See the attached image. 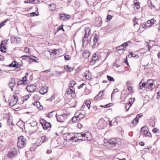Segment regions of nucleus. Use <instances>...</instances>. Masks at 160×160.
<instances>
[{
	"label": "nucleus",
	"instance_id": "1",
	"mask_svg": "<svg viewBox=\"0 0 160 160\" xmlns=\"http://www.w3.org/2000/svg\"><path fill=\"white\" fill-rule=\"evenodd\" d=\"M142 80L139 83V88L142 89L144 87L150 90H152L155 87V85L153 84L154 81L151 79L148 80L146 83L143 82L142 83Z\"/></svg>",
	"mask_w": 160,
	"mask_h": 160
},
{
	"label": "nucleus",
	"instance_id": "2",
	"mask_svg": "<svg viewBox=\"0 0 160 160\" xmlns=\"http://www.w3.org/2000/svg\"><path fill=\"white\" fill-rule=\"evenodd\" d=\"M104 142L106 144L105 146H107L109 148H114L116 145L118 144L117 140L114 138L109 140L104 139Z\"/></svg>",
	"mask_w": 160,
	"mask_h": 160
},
{
	"label": "nucleus",
	"instance_id": "3",
	"mask_svg": "<svg viewBox=\"0 0 160 160\" xmlns=\"http://www.w3.org/2000/svg\"><path fill=\"white\" fill-rule=\"evenodd\" d=\"M26 139L23 136H21L18 138L17 146L20 148H24L26 146Z\"/></svg>",
	"mask_w": 160,
	"mask_h": 160
},
{
	"label": "nucleus",
	"instance_id": "4",
	"mask_svg": "<svg viewBox=\"0 0 160 160\" xmlns=\"http://www.w3.org/2000/svg\"><path fill=\"white\" fill-rule=\"evenodd\" d=\"M18 154L17 149L15 148H11L9 151L6 156L8 158H12L16 156Z\"/></svg>",
	"mask_w": 160,
	"mask_h": 160
},
{
	"label": "nucleus",
	"instance_id": "5",
	"mask_svg": "<svg viewBox=\"0 0 160 160\" xmlns=\"http://www.w3.org/2000/svg\"><path fill=\"white\" fill-rule=\"evenodd\" d=\"M107 122L102 118L99 119L97 123V125L99 129H103L106 127L107 126Z\"/></svg>",
	"mask_w": 160,
	"mask_h": 160
},
{
	"label": "nucleus",
	"instance_id": "6",
	"mask_svg": "<svg viewBox=\"0 0 160 160\" xmlns=\"http://www.w3.org/2000/svg\"><path fill=\"white\" fill-rule=\"evenodd\" d=\"M68 114H63L61 115H58L56 114V117L58 122H62L66 119Z\"/></svg>",
	"mask_w": 160,
	"mask_h": 160
},
{
	"label": "nucleus",
	"instance_id": "7",
	"mask_svg": "<svg viewBox=\"0 0 160 160\" xmlns=\"http://www.w3.org/2000/svg\"><path fill=\"white\" fill-rule=\"evenodd\" d=\"M40 123L42 126L43 128L45 130H47L51 127V124L47 122L43 119L40 120Z\"/></svg>",
	"mask_w": 160,
	"mask_h": 160
},
{
	"label": "nucleus",
	"instance_id": "8",
	"mask_svg": "<svg viewBox=\"0 0 160 160\" xmlns=\"http://www.w3.org/2000/svg\"><path fill=\"white\" fill-rule=\"evenodd\" d=\"M77 134L78 135V136L74 138H76L75 140H76V141L78 140H80L82 141H85L88 139L87 135L86 133L81 134L80 133H77Z\"/></svg>",
	"mask_w": 160,
	"mask_h": 160
},
{
	"label": "nucleus",
	"instance_id": "9",
	"mask_svg": "<svg viewBox=\"0 0 160 160\" xmlns=\"http://www.w3.org/2000/svg\"><path fill=\"white\" fill-rule=\"evenodd\" d=\"M73 134L72 133H65L64 134L63 137L64 140L66 141L70 140L74 141L76 142V140H75L76 138H74V137L72 136Z\"/></svg>",
	"mask_w": 160,
	"mask_h": 160
},
{
	"label": "nucleus",
	"instance_id": "10",
	"mask_svg": "<svg viewBox=\"0 0 160 160\" xmlns=\"http://www.w3.org/2000/svg\"><path fill=\"white\" fill-rule=\"evenodd\" d=\"M148 128L147 127L144 126L142 127L140 130L142 134L146 137H151V134L148 132Z\"/></svg>",
	"mask_w": 160,
	"mask_h": 160
},
{
	"label": "nucleus",
	"instance_id": "11",
	"mask_svg": "<svg viewBox=\"0 0 160 160\" xmlns=\"http://www.w3.org/2000/svg\"><path fill=\"white\" fill-rule=\"evenodd\" d=\"M27 90L29 92H32L35 91L37 88L35 85L33 84H30L27 86Z\"/></svg>",
	"mask_w": 160,
	"mask_h": 160
},
{
	"label": "nucleus",
	"instance_id": "12",
	"mask_svg": "<svg viewBox=\"0 0 160 160\" xmlns=\"http://www.w3.org/2000/svg\"><path fill=\"white\" fill-rule=\"evenodd\" d=\"M16 84V81L14 78H11L8 84V86L10 88L12 91H13V88Z\"/></svg>",
	"mask_w": 160,
	"mask_h": 160
},
{
	"label": "nucleus",
	"instance_id": "13",
	"mask_svg": "<svg viewBox=\"0 0 160 160\" xmlns=\"http://www.w3.org/2000/svg\"><path fill=\"white\" fill-rule=\"evenodd\" d=\"M48 88L45 86L42 87L39 90V93L42 94H44L48 92Z\"/></svg>",
	"mask_w": 160,
	"mask_h": 160
},
{
	"label": "nucleus",
	"instance_id": "14",
	"mask_svg": "<svg viewBox=\"0 0 160 160\" xmlns=\"http://www.w3.org/2000/svg\"><path fill=\"white\" fill-rule=\"evenodd\" d=\"M133 102H132V98H130L129 100V102L127 103L125 106V108L126 109V111H128L130 108L132 106Z\"/></svg>",
	"mask_w": 160,
	"mask_h": 160
},
{
	"label": "nucleus",
	"instance_id": "15",
	"mask_svg": "<svg viewBox=\"0 0 160 160\" xmlns=\"http://www.w3.org/2000/svg\"><path fill=\"white\" fill-rule=\"evenodd\" d=\"M66 93L67 94L71 95L72 97H73L72 96H74L75 94V90L74 89L73 90L72 89L70 88H68L67 90Z\"/></svg>",
	"mask_w": 160,
	"mask_h": 160
},
{
	"label": "nucleus",
	"instance_id": "16",
	"mask_svg": "<svg viewBox=\"0 0 160 160\" xmlns=\"http://www.w3.org/2000/svg\"><path fill=\"white\" fill-rule=\"evenodd\" d=\"M90 55V52L87 50L84 51L82 53L83 56L86 58H88Z\"/></svg>",
	"mask_w": 160,
	"mask_h": 160
},
{
	"label": "nucleus",
	"instance_id": "17",
	"mask_svg": "<svg viewBox=\"0 0 160 160\" xmlns=\"http://www.w3.org/2000/svg\"><path fill=\"white\" fill-rule=\"evenodd\" d=\"M153 24V22H151V20H148L147 22L145 24V25L143 27V28H145V27H150Z\"/></svg>",
	"mask_w": 160,
	"mask_h": 160
},
{
	"label": "nucleus",
	"instance_id": "18",
	"mask_svg": "<svg viewBox=\"0 0 160 160\" xmlns=\"http://www.w3.org/2000/svg\"><path fill=\"white\" fill-rule=\"evenodd\" d=\"M58 50V49L57 50L56 49H54L52 52H51L49 50H48V51L50 53L51 57H53L54 55H56L58 54L57 51Z\"/></svg>",
	"mask_w": 160,
	"mask_h": 160
},
{
	"label": "nucleus",
	"instance_id": "19",
	"mask_svg": "<svg viewBox=\"0 0 160 160\" xmlns=\"http://www.w3.org/2000/svg\"><path fill=\"white\" fill-rule=\"evenodd\" d=\"M6 48L4 46L2 42L0 45V50L2 52H5L6 51Z\"/></svg>",
	"mask_w": 160,
	"mask_h": 160
},
{
	"label": "nucleus",
	"instance_id": "20",
	"mask_svg": "<svg viewBox=\"0 0 160 160\" xmlns=\"http://www.w3.org/2000/svg\"><path fill=\"white\" fill-rule=\"evenodd\" d=\"M98 41V37L97 35L96 34H95V36L94 37V38L93 39V41L94 42V44L93 46V47H94V46L96 45Z\"/></svg>",
	"mask_w": 160,
	"mask_h": 160
},
{
	"label": "nucleus",
	"instance_id": "21",
	"mask_svg": "<svg viewBox=\"0 0 160 160\" xmlns=\"http://www.w3.org/2000/svg\"><path fill=\"white\" fill-rule=\"evenodd\" d=\"M88 35H87L86 34H85L84 36L83 37V39L82 40V46H84V44L85 42L86 41V44H87L88 43V42H87V41L88 40Z\"/></svg>",
	"mask_w": 160,
	"mask_h": 160
},
{
	"label": "nucleus",
	"instance_id": "22",
	"mask_svg": "<svg viewBox=\"0 0 160 160\" xmlns=\"http://www.w3.org/2000/svg\"><path fill=\"white\" fill-rule=\"evenodd\" d=\"M17 101L11 98L9 102V104L10 106H13L16 104Z\"/></svg>",
	"mask_w": 160,
	"mask_h": 160
},
{
	"label": "nucleus",
	"instance_id": "23",
	"mask_svg": "<svg viewBox=\"0 0 160 160\" xmlns=\"http://www.w3.org/2000/svg\"><path fill=\"white\" fill-rule=\"evenodd\" d=\"M64 68L65 70L67 71L68 72H71L73 70V68L69 67V66L68 65H65Z\"/></svg>",
	"mask_w": 160,
	"mask_h": 160
},
{
	"label": "nucleus",
	"instance_id": "24",
	"mask_svg": "<svg viewBox=\"0 0 160 160\" xmlns=\"http://www.w3.org/2000/svg\"><path fill=\"white\" fill-rule=\"evenodd\" d=\"M96 53H94L93 54L92 58V61L91 62V64H94L95 63V61H96L97 59V58H96Z\"/></svg>",
	"mask_w": 160,
	"mask_h": 160
},
{
	"label": "nucleus",
	"instance_id": "25",
	"mask_svg": "<svg viewBox=\"0 0 160 160\" xmlns=\"http://www.w3.org/2000/svg\"><path fill=\"white\" fill-rule=\"evenodd\" d=\"M14 42L16 43H19L21 42V39L20 38H18L17 37H14Z\"/></svg>",
	"mask_w": 160,
	"mask_h": 160
},
{
	"label": "nucleus",
	"instance_id": "26",
	"mask_svg": "<svg viewBox=\"0 0 160 160\" xmlns=\"http://www.w3.org/2000/svg\"><path fill=\"white\" fill-rule=\"evenodd\" d=\"M128 57L129 58H131L132 57L135 58L136 57H138V55L136 54L135 53H134L133 52H130L129 55H128Z\"/></svg>",
	"mask_w": 160,
	"mask_h": 160
},
{
	"label": "nucleus",
	"instance_id": "27",
	"mask_svg": "<svg viewBox=\"0 0 160 160\" xmlns=\"http://www.w3.org/2000/svg\"><path fill=\"white\" fill-rule=\"evenodd\" d=\"M48 140V138L45 136H42L41 137V141L42 143L47 142Z\"/></svg>",
	"mask_w": 160,
	"mask_h": 160
},
{
	"label": "nucleus",
	"instance_id": "28",
	"mask_svg": "<svg viewBox=\"0 0 160 160\" xmlns=\"http://www.w3.org/2000/svg\"><path fill=\"white\" fill-rule=\"evenodd\" d=\"M76 84L75 82L73 80H72L70 81V82L69 84V85L68 86V88H73V87Z\"/></svg>",
	"mask_w": 160,
	"mask_h": 160
},
{
	"label": "nucleus",
	"instance_id": "29",
	"mask_svg": "<svg viewBox=\"0 0 160 160\" xmlns=\"http://www.w3.org/2000/svg\"><path fill=\"white\" fill-rule=\"evenodd\" d=\"M24 57H27V58H29V59H31L32 60V61L33 62H37V61H36V60L34 59H33V58H30V57L28 55H23V56H22L21 57V58H22L23 59H25Z\"/></svg>",
	"mask_w": 160,
	"mask_h": 160
},
{
	"label": "nucleus",
	"instance_id": "30",
	"mask_svg": "<svg viewBox=\"0 0 160 160\" xmlns=\"http://www.w3.org/2000/svg\"><path fill=\"white\" fill-rule=\"evenodd\" d=\"M104 92V90H103L102 91H100L98 94L97 95V96H96L95 97V98H97L98 97V98L99 97H101V96H102L103 95V93Z\"/></svg>",
	"mask_w": 160,
	"mask_h": 160
},
{
	"label": "nucleus",
	"instance_id": "31",
	"mask_svg": "<svg viewBox=\"0 0 160 160\" xmlns=\"http://www.w3.org/2000/svg\"><path fill=\"white\" fill-rule=\"evenodd\" d=\"M79 120H80L81 119L84 118V116L83 114L80 113L77 116Z\"/></svg>",
	"mask_w": 160,
	"mask_h": 160
},
{
	"label": "nucleus",
	"instance_id": "32",
	"mask_svg": "<svg viewBox=\"0 0 160 160\" xmlns=\"http://www.w3.org/2000/svg\"><path fill=\"white\" fill-rule=\"evenodd\" d=\"M78 118L77 117V116L73 117L71 120L73 122H77L78 121Z\"/></svg>",
	"mask_w": 160,
	"mask_h": 160
},
{
	"label": "nucleus",
	"instance_id": "33",
	"mask_svg": "<svg viewBox=\"0 0 160 160\" xmlns=\"http://www.w3.org/2000/svg\"><path fill=\"white\" fill-rule=\"evenodd\" d=\"M85 34L89 35L90 32V29L89 27H86L85 28Z\"/></svg>",
	"mask_w": 160,
	"mask_h": 160
},
{
	"label": "nucleus",
	"instance_id": "34",
	"mask_svg": "<svg viewBox=\"0 0 160 160\" xmlns=\"http://www.w3.org/2000/svg\"><path fill=\"white\" fill-rule=\"evenodd\" d=\"M65 14H60V18L61 20H65Z\"/></svg>",
	"mask_w": 160,
	"mask_h": 160
},
{
	"label": "nucleus",
	"instance_id": "35",
	"mask_svg": "<svg viewBox=\"0 0 160 160\" xmlns=\"http://www.w3.org/2000/svg\"><path fill=\"white\" fill-rule=\"evenodd\" d=\"M118 91V89L117 88H116L113 90V91L111 94V98H112L114 96L115 94Z\"/></svg>",
	"mask_w": 160,
	"mask_h": 160
},
{
	"label": "nucleus",
	"instance_id": "36",
	"mask_svg": "<svg viewBox=\"0 0 160 160\" xmlns=\"http://www.w3.org/2000/svg\"><path fill=\"white\" fill-rule=\"evenodd\" d=\"M116 48L117 51H119L120 50H125V49H124V48L122 44L118 47H117Z\"/></svg>",
	"mask_w": 160,
	"mask_h": 160
},
{
	"label": "nucleus",
	"instance_id": "37",
	"mask_svg": "<svg viewBox=\"0 0 160 160\" xmlns=\"http://www.w3.org/2000/svg\"><path fill=\"white\" fill-rule=\"evenodd\" d=\"M29 3H32L35 4L38 3V2H39V1L38 0H28Z\"/></svg>",
	"mask_w": 160,
	"mask_h": 160
},
{
	"label": "nucleus",
	"instance_id": "38",
	"mask_svg": "<svg viewBox=\"0 0 160 160\" xmlns=\"http://www.w3.org/2000/svg\"><path fill=\"white\" fill-rule=\"evenodd\" d=\"M138 121L137 119V118H135L132 121V124L136 125L138 122Z\"/></svg>",
	"mask_w": 160,
	"mask_h": 160
},
{
	"label": "nucleus",
	"instance_id": "39",
	"mask_svg": "<svg viewBox=\"0 0 160 160\" xmlns=\"http://www.w3.org/2000/svg\"><path fill=\"white\" fill-rule=\"evenodd\" d=\"M107 78L108 80L110 81L114 82V78L111 76L107 75Z\"/></svg>",
	"mask_w": 160,
	"mask_h": 160
},
{
	"label": "nucleus",
	"instance_id": "40",
	"mask_svg": "<svg viewBox=\"0 0 160 160\" xmlns=\"http://www.w3.org/2000/svg\"><path fill=\"white\" fill-rule=\"evenodd\" d=\"M63 25H61L60 26H59L57 28V32H58L60 30H62L63 31H64V30L63 28Z\"/></svg>",
	"mask_w": 160,
	"mask_h": 160
},
{
	"label": "nucleus",
	"instance_id": "41",
	"mask_svg": "<svg viewBox=\"0 0 160 160\" xmlns=\"http://www.w3.org/2000/svg\"><path fill=\"white\" fill-rule=\"evenodd\" d=\"M27 84V83H25L24 82V81H22V80H20L18 82H17V85L19 86L21 85L22 84Z\"/></svg>",
	"mask_w": 160,
	"mask_h": 160
},
{
	"label": "nucleus",
	"instance_id": "42",
	"mask_svg": "<svg viewBox=\"0 0 160 160\" xmlns=\"http://www.w3.org/2000/svg\"><path fill=\"white\" fill-rule=\"evenodd\" d=\"M91 102L90 101H87L86 102V105L88 107L89 109H90V107Z\"/></svg>",
	"mask_w": 160,
	"mask_h": 160
},
{
	"label": "nucleus",
	"instance_id": "43",
	"mask_svg": "<svg viewBox=\"0 0 160 160\" xmlns=\"http://www.w3.org/2000/svg\"><path fill=\"white\" fill-rule=\"evenodd\" d=\"M87 71H86L85 73L83 74V76L84 77L86 78V79L89 80L90 79V78L89 76H88L87 74Z\"/></svg>",
	"mask_w": 160,
	"mask_h": 160
},
{
	"label": "nucleus",
	"instance_id": "44",
	"mask_svg": "<svg viewBox=\"0 0 160 160\" xmlns=\"http://www.w3.org/2000/svg\"><path fill=\"white\" fill-rule=\"evenodd\" d=\"M130 42V41H128L127 42H125V43L122 44L124 48H125L128 45L129 43Z\"/></svg>",
	"mask_w": 160,
	"mask_h": 160
},
{
	"label": "nucleus",
	"instance_id": "45",
	"mask_svg": "<svg viewBox=\"0 0 160 160\" xmlns=\"http://www.w3.org/2000/svg\"><path fill=\"white\" fill-rule=\"evenodd\" d=\"M33 105L34 106H36V107H37L38 108H39V107H38L39 105L41 106L40 105V102L38 101H35L33 103Z\"/></svg>",
	"mask_w": 160,
	"mask_h": 160
},
{
	"label": "nucleus",
	"instance_id": "46",
	"mask_svg": "<svg viewBox=\"0 0 160 160\" xmlns=\"http://www.w3.org/2000/svg\"><path fill=\"white\" fill-rule=\"evenodd\" d=\"M112 18V16L110 15H108L107 16L106 20L107 22H108L110 21Z\"/></svg>",
	"mask_w": 160,
	"mask_h": 160
},
{
	"label": "nucleus",
	"instance_id": "47",
	"mask_svg": "<svg viewBox=\"0 0 160 160\" xmlns=\"http://www.w3.org/2000/svg\"><path fill=\"white\" fill-rule=\"evenodd\" d=\"M7 21H8V20L7 19L6 20H4L2 22H1L0 23V28H1L5 24V23L6 22H7Z\"/></svg>",
	"mask_w": 160,
	"mask_h": 160
},
{
	"label": "nucleus",
	"instance_id": "48",
	"mask_svg": "<svg viewBox=\"0 0 160 160\" xmlns=\"http://www.w3.org/2000/svg\"><path fill=\"white\" fill-rule=\"evenodd\" d=\"M64 58L65 60H69L71 59V57L69 55H66L64 56Z\"/></svg>",
	"mask_w": 160,
	"mask_h": 160
},
{
	"label": "nucleus",
	"instance_id": "49",
	"mask_svg": "<svg viewBox=\"0 0 160 160\" xmlns=\"http://www.w3.org/2000/svg\"><path fill=\"white\" fill-rule=\"evenodd\" d=\"M159 131V129L157 128H154L152 130V131H153V132H154V133H156L157 132L158 133V134H159V132H158Z\"/></svg>",
	"mask_w": 160,
	"mask_h": 160
},
{
	"label": "nucleus",
	"instance_id": "50",
	"mask_svg": "<svg viewBox=\"0 0 160 160\" xmlns=\"http://www.w3.org/2000/svg\"><path fill=\"white\" fill-rule=\"evenodd\" d=\"M13 67L18 68V64L16 61L13 62Z\"/></svg>",
	"mask_w": 160,
	"mask_h": 160
},
{
	"label": "nucleus",
	"instance_id": "51",
	"mask_svg": "<svg viewBox=\"0 0 160 160\" xmlns=\"http://www.w3.org/2000/svg\"><path fill=\"white\" fill-rule=\"evenodd\" d=\"M150 124L152 127H154L155 125V122L154 121L151 120L150 122Z\"/></svg>",
	"mask_w": 160,
	"mask_h": 160
},
{
	"label": "nucleus",
	"instance_id": "52",
	"mask_svg": "<svg viewBox=\"0 0 160 160\" xmlns=\"http://www.w3.org/2000/svg\"><path fill=\"white\" fill-rule=\"evenodd\" d=\"M49 7L51 6H54V8L51 9V11H54L55 10V8H56V5L54 4H50L49 6Z\"/></svg>",
	"mask_w": 160,
	"mask_h": 160
},
{
	"label": "nucleus",
	"instance_id": "53",
	"mask_svg": "<svg viewBox=\"0 0 160 160\" xmlns=\"http://www.w3.org/2000/svg\"><path fill=\"white\" fill-rule=\"evenodd\" d=\"M38 14H37L35 12H31L30 13V16L31 17H33L35 16H38Z\"/></svg>",
	"mask_w": 160,
	"mask_h": 160
},
{
	"label": "nucleus",
	"instance_id": "54",
	"mask_svg": "<svg viewBox=\"0 0 160 160\" xmlns=\"http://www.w3.org/2000/svg\"><path fill=\"white\" fill-rule=\"evenodd\" d=\"M12 99H13L14 100H16L17 101L18 100V98L16 94H14L13 96V98Z\"/></svg>",
	"mask_w": 160,
	"mask_h": 160
},
{
	"label": "nucleus",
	"instance_id": "55",
	"mask_svg": "<svg viewBox=\"0 0 160 160\" xmlns=\"http://www.w3.org/2000/svg\"><path fill=\"white\" fill-rule=\"evenodd\" d=\"M111 103H109L108 104H107L103 106H102V107H103L104 108H106L109 107H110L111 106Z\"/></svg>",
	"mask_w": 160,
	"mask_h": 160
},
{
	"label": "nucleus",
	"instance_id": "56",
	"mask_svg": "<svg viewBox=\"0 0 160 160\" xmlns=\"http://www.w3.org/2000/svg\"><path fill=\"white\" fill-rule=\"evenodd\" d=\"M22 80L23 81H24V82L25 83H27V78L26 77H24L22 78Z\"/></svg>",
	"mask_w": 160,
	"mask_h": 160
},
{
	"label": "nucleus",
	"instance_id": "57",
	"mask_svg": "<svg viewBox=\"0 0 160 160\" xmlns=\"http://www.w3.org/2000/svg\"><path fill=\"white\" fill-rule=\"evenodd\" d=\"M24 51L26 53H28L29 51V48L27 47H26L24 48Z\"/></svg>",
	"mask_w": 160,
	"mask_h": 160
},
{
	"label": "nucleus",
	"instance_id": "58",
	"mask_svg": "<svg viewBox=\"0 0 160 160\" xmlns=\"http://www.w3.org/2000/svg\"><path fill=\"white\" fill-rule=\"evenodd\" d=\"M29 97L28 95H26L23 97V101H26L29 98Z\"/></svg>",
	"mask_w": 160,
	"mask_h": 160
},
{
	"label": "nucleus",
	"instance_id": "59",
	"mask_svg": "<svg viewBox=\"0 0 160 160\" xmlns=\"http://www.w3.org/2000/svg\"><path fill=\"white\" fill-rule=\"evenodd\" d=\"M55 112V111H52V112H49L48 113V115H47V117L49 118L51 116H52V113L53 112Z\"/></svg>",
	"mask_w": 160,
	"mask_h": 160
},
{
	"label": "nucleus",
	"instance_id": "60",
	"mask_svg": "<svg viewBox=\"0 0 160 160\" xmlns=\"http://www.w3.org/2000/svg\"><path fill=\"white\" fill-rule=\"evenodd\" d=\"M84 85L85 84L84 83H82L80 86H79L78 87V88L79 89L82 88Z\"/></svg>",
	"mask_w": 160,
	"mask_h": 160
},
{
	"label": "nucleus",
	"instance_id": "61",
	"mask_svg": "<svg viewBox=\"0 0 160 160\" xmlns=\"http://www.w3.org/2000/svg\"><path fill=\"white\" fill-rule=\"evenodd\" d=\"M148 6H149V7H150L151 8H152V7H154L155 6H154V5H153V4H152L151 2H150V4H148Z\"/></svg>",
	"mask_w": 160,
	"mask_h": 160
},
{
	"label": "nucleus",
	"instance_id": "62",
	"mask_svg": "<svg viewBox=\"0 0 160 160\" xmlns=\"http://www.w3.org/2000/svg\"><path fill=\"white\" fill-rule=\"evenodd\" d=\"M146 43H147V45L148 46V49H149V50H150V49L151 48H152L151 47H150L149 46V44H150V43L149 42H146Z\"/></svg>",
	"mask_w": 160,
	"mask_h": 160
},
{
	"label": "nucleus",
	"instance_id": "63",
	"mask_svg": "<svg viewBox=\"0 0 160 160\" xmlns=\"http://www.w3.org/2000/svg\"><path fill=\"white\" fill-rule=\"evenodd\" d=\"M77 126L78 127V128H81L82 127V125L80 123H78L77 125Z\"/></svg>",
	"mask_w": 160,
	"mask_h": 160
},
{
	"label": "nucleus",
	"instance_id": "64",
	"mask_svg": "<svg viewBox=\"0 0 160 160\" xmlns=\"http://www.w3.org/2000/svg\"><path fill=\"white\" fill-rule=\"evenodd\" d=\"M142 113L141 114H138L137 115L136 117L135 118H137V119L138 120V118H139L141 117L142 116Z\"/></svg>",
	"mask_w": 160,
	"mask_h": 160
}]
</instances>
